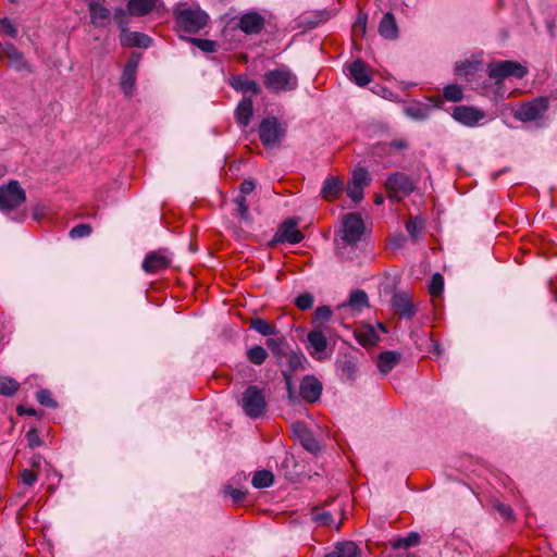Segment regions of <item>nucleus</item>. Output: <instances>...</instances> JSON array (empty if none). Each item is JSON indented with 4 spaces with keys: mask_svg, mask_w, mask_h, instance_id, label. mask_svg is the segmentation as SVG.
<instances>
[{
    "mask_svg": "<svg viewBox=\"0 0 557 557\" xmlns=\"http://www.w3.org/2000/svg\"><path fill=\"white\" fill-rule=\"evenodd\" d=\"M263 85L273 94L287 92L298 87V78L287 66L283 65L268 71L263 75Z\"/></svg>",
    "mask_w": 557,
    "mask_h": 557,
    "instance_id": "obj_1",
    "label": "nucleus"
},
{
    "mask_svg": "<svg viewBox=\"0 0 557 557\" xmlns=\"http://www.w3.org/2000/svg\"><path fill=\"white\" fill-rule=\"evenodd\" d=\"M286 133V124L282 123L276 116L264 117L258 127L259 138L265 148L278 147Z\"/></svg>",
    "mask_w": 557,
    "mask_h": 557,
    "instance_id": "obj_2",
    "label": "nucleus"
},
{
    "mask_svg": "<svg viewBox=\"0 0 557 557\" xmlns=\"http://www.w3.org/2000/svg\"><path fill=\"white\" fill-rule=\"evenodd\" d=\"M384 186L389 199L393 201L403 200L416 188L412 178L403 172H395L388 175Z\"/></svg>",
    "mask_w": 557,
    "mask_h": 557,
    "instance_id": "obj_3",
    "label": "nucleus"
},
{
    "mask_svg": "<svg viewBox=\"0 0 557 557\" xmlns=\"http://www.w3.org/2000/svg\"><path fill=\"white\" fill-rule=\"evenodd\" d=\"M242 408L246 416L258 419L267 411V401L261 388L249 385L242 396Z\"/></svg>",
    "mask_w": 557,
    "mask_h": 557,
    "instance_id": "obj_4",
    "label": "nucleus"
},
{
    "mask_svg": "<svg viewBox=\"0 0 557 557\" xmlns=\"http://www.w3.org/2000/svg\"><path fill=\"white\" fill-rule=\"evenodd\" d=\"M177 26L187 33H198L209 20L207 13L199 9L177 8L175 11Z\"/></svg>",
    "mask_w": 557,
    "mask_h": 557,
    "instance_id": "obj_5",
    "label": "nucleus"
},
{
    "mask_svg": "<svg viewBox=\"0 0 557 557\" xmlns=\"http://www.w3.org/2000/svg\"><path fill=\"white\" fill-rule=\"evenodd\" d=\"M364 231L363 221L358 213H349L343 220L342 245L355 246L360 239ZM338 251L343 255L344 246L338 245Z\"/></svg>",
    "mask_w": 557,
    "mask_h": 557,
    "instance_id": "obj_6",
    "label": "nucleus"
},
{
    "mask_svg": "<svg viewBox=\"0 0 557 557\" xmlns=\"http://www.w3.org/2000/svg\"><path fill=\"white\" fill-rule=\"evenodd\" d=\"M487 73L498 84L509 77L521 79L527 75L528 70L516 61H498L488 64Z\"/></svg>",
    "mask_w": 557,
    "mask_h": 557,
    "instance_id": "obj_7",
    "label": "nucleus"
},
{
    "mask_svg": "<svg viewBox=\"0 0 557 557\" xmlns=\"http://www.w3.org/2000/svg\"><path fill=\"white\" fill-rule=\"evenodd\" d=\"M548 97H536L531 101L520 104L515 112V117L524 123L536 121L544 116L548 110Z\"/></svg>",
    "mask_w": 557,
    "mask_h": 557,
    "instance_id": "obj_8",
    "label": "nucleus"
},
{
    "mask_svg": "<svg viewBox=\"0 0 557 557\" xmlns=\"http://www.w3.org/2000/svg\"><path fill=\"white\" fill-rule=\"evenodd\" d=\"M26 200L25 191L17 181L0 186V209L12 210Z\"/></svg>",
    "mask_w": 557,
    "mask_h": 557,
    "instance_id": "obj_9",
    "label": "nucleus"
},
{
    "mask_svg": "<svg viewBox=\"0 0 557 557\" xmlns=\"http://www.w3.org/2000/svg\"><path fill=\"white\" fill-rule=\"evenodd\" d=\"M171 262L172 258L168 250L160 249L148 252L141 267L146 273L151 274L169 268Z\"/></svg>",
    "mask_w": 557,
    "mask_h": 557,
    "instance_id": "obj_10",
    "label": "nucleus"
},
{
    "mask_svg": "<svg viewBox=\"0 0 557 557\" xmlns=\"http://www.w3.org/2000/svg\"><path fill=\"white\" fill-rule=\"evenodd\" d=\"M451 116L465 126L474 127L485 119L486 113L474 107L458 106L454 109Z\"/></svg>",
    "mask_w": 557,
    "mask_h": 557,
    "instance_id": "obj_11",
    "label": "nucleus"
},
{
    "mask_svg": "<svg viewBox=\"0 0 557 557\" xmlns=\"http://www.w3.org/2000/svg\"><path fill=\"white\" fill-rule=\"evenodd\" d=\"M304 239L302 233L297 228L295 219H287L277 228L273 243L298 244Z\"/></svg>",
    "mask_w": 557,
    "mask_h": 557,
    "instance_id": "obj_12",
    "label": "nucleus"
},
{
    "mask_svg": "<svg viewBox=\"0 0 557 557\" xmlns=\"http://www.w3.org/2000/svg\"><path fill=\"white\" fill-rule=\"evenodd\" d=\"M391 305L393 310L401 318L411 319L417 313L410 296L405 292L395 293L392 297Z\"/></svg>",
    "mask_w": 557,
    "mask_h": 557,
    "instance_id": "obj_13",
    "label": "nucleus"
},
{
    "mask_svg": "<svg viewBox=\"0 0 557 557\" xmlns=\"http://www.w3.org/2000/svg\"><path fill=\"white\" fill-rule=\"evenodd\" d=\"M345 71L349 79L360 87H364L371 82L370 71L361 59L347 64Z\"/></svg>",
    "mask_w": 557,
    "mask_h": 557,
    "instance_id": "obj_14",
    "label": "nucleus"
},
{
    "mask_svg": "<svg viewBox=\"0 0 557 557\" xmlns=\"http://www.w3.org/2000/svg\"><path fill=\"white\" fill-rule=\"evenodd\" d=\"M300 397L307 403H315L322 394V384L313 375H307L301 380L299 388Z\"/></svg>",
    "mask_w": 557,
    "mask_h": 557,
    "instance_id": "obj_15",
    "label": "nucleus"
},
{
    "mask_svg": "<svg viewBox=\"0 0 557 557\" xmlns=\"http://www.w3.org/2000/svg\"><path fill=\"white\" fill-rule=\"evenodd\" d=\"M90 13V23L95 27H106L111 20V11L106 5L104 0L91 1L88 4Z\"/></svg>",
    "mask_w": 557,
    "mask_h": 557,
    "instance_id": "obj_16",
    "label": "nucleus"
},
{
    "mask_svg": "<svg viewBox=\"0 0 557 557\" xmlns=\"http://www.w3.org/2000/svg\"><path fill=\"white\" fill-rule=\"evenodd\" d=\"M137 67H138V60L135 58H131L123 69L120 86H121L122 91L127 97H131L133 94L135 82H136Z\"/></svg>",
    "mask_w": 557,
    "mask_h": 557,
    "instance_id": "obj_17",
    "label": "nucleus"
},
{
    "mask_svg": "<svg viewBox=\"0 0 557 557\" xmlns=\"http://www.w3.org/2000/svg\"><path fill=\"white\" fill-rule=\"evenodd\" d=\"M344 190L343 180L338 176H327L323 182L320 195L326 201H334L342 196Z\"/></svg>",
    "mask_w": 557,
    "mask_h": 557,
    "instance_id": "obj_18",
    "label": "nucleus"
},
{
    "mask_svg": "<svg viewBox=\"0 0 557 557\" xmlns=\"http://www.w3.org/2000/svg\"><path fill=\"white\" fill-rule=\"evenodd\" d=\"M237 25L245 34H258L263 28L264 18L259 13L249 12L239 17Z\"/></svg>",
    "mask_w": 557,
    "mask_h": 557,
    "instance_id": "obj_19",
    "label": "nucleus"
},
{
    "mask_svg": "<svg viewBox=\"0 0 557 557\" xmlns=\"http://www.w3.org/2000/svg\"><path fill=\"white\" fill-rule=\"evenodd\" d=\"M120 42L124 47H138V48H149L152 44V39L139 32H128L127 29L121 33Z\"/></svg>",
    "mask_w": 557,
    "mask_h": 557,
    "instance_id": "obj_20",
    "label": "nucleus"
},
{
    "mask_svg": "<svg viewBox=\"0 0 557 557\" xmlns=\"http://www.w3.org/2000/svg\"><path fill=\"white\" fill-rule=\"evenodd\" d=\"M368 307L369 298L367 293L362 289H355L350 293L347 302L342 304L338 308L342 310L350 309L355 313H360Z\"/></svg>",
    "mask_w": 557,
    "mask_h": 557,
    "instance_id": "obj_21",
    "label": "nucleus"
},
{
    "mask_svg": "<svg viewBox=\"0 0 557 557\" xmlns=\"http://www.w3.org/2000/svg\"><path fill=\"white\" fill-rule=\"evenodd\" d=\"M362 549L352 541L337 542L324 557H361Z\"/></svg>",
    "mask_w": 557,
    "mask_h": 557,
    "instance_id": "obj_22",
    "label": "nucleus"
},
{
    "mask_svg": "<svg viewBox=\"0 0 557 557\" xmlns=\"http://www.w3.org/2000/svg\"><path fill=\"white\" fill-rule=\"evenodd\" d=\"M0 58L8 59L9 63L16 71H22L26 67L24 55L12 44H4L0 46Z\"/></svg>",
    "mask_w": 557,
    "mask_h": 557,
    "instance_id": "obj_23",
    "label": "nucleus"
},
{
    "mask_svg": "<svg viewBox=\"0 0 557 557\" xmlns=\"http://www.w3.org/2000/svg\"><path fill=\"white\" fill-rule=\"evenodd\" d=\"M253 114V103L250 98H243L235 109V119L239 126L247 127Z\"/></svg>",
    "mask_w": 557,
    "mask_h": 557,
    "instance_id": "obj_24",
    "label": "nucleus"
},
{
    "mask_svg": "<svg viewBox=\"0 0 557 557\" xmlns=\"http://www.w3.org/2000/svg\"><path fill=\"white\" fill-rule=\"evenodd\" d=\"M400 359L399 352L387 350L379 355L376 364L381 373L387 374L400 362Z\"/></svg>",
    "mask_w": 557,
    "mask_h": 557,
    "instance_id": "obj_25",
    "label": "nucleus"
},
{
    "mask_svg": "<svg viewBox=\"0 0 557 557\" xmlns=\"http://www.w3.org/2000/svg\"><path fill=\"white\" fill-rule=\"evenodd\" d=\"M308 343L312 348L311 355L318 359H321V355L327 347V339L321 331H311L307 335Z\"/></svg>",
    "mask_w": 557,
    "mask_h": 557,
    "instance_id": "obj_26",
    "label": "nucleus"
},
{
    "mask_svg": "<svg viewBox=\"0 0 557 557\" xmlns=\"http://www.w3.org/2000/svg\"><path fill=\"white\" fill-rule=\"evenodd\" d=\"M379 33L385 39H396L398 37V27L392 13H386L379 25Z\"/></svg>",
    "mask_w": 557,
    "mask_h": 557,
    "instance_id": "obj_27",
    "label": "nucleus"
},
{
    "mask_svg": "<svg viewBox=\"0 0 557 557\" xmlns=\"http://www.w3.org/2000/svg\"><path fill=\"white\" fill-rule=\"evenodd\" d=\"M355 334L357 342L363 347L373 346L380 339L375 329L370 324L362 325Z\"/></svg>",
    "mask_w": 557,
    "mask_h": 557,
    "instance_id": "obj_28",
    "label": "nucleus"
},
{
    "mask_svg": "<svg viewBox=\"0 0 557 557\" xmlns=\"http://www.w3.org/2000/svg\"><path fill=\"white\" fill-rule=\"evenodd\" d=\"M306 362L307 359L302 352L290 351L288 355H286L287 369L285 371H287L292 375L298 371H304L306 369Z\"/></svg>",
    "mask_w": 557,
    "mask_h": 557,
    "instance_id": "obj_29",
    "label": "nucleus"
},
{
    "mask_svg": "<svg viewBox=\"0 0 557 557\" xmlns=\"http://www.w3.org/2000/svg\"><path fill=\"white\" fill-rule=\"evenodd\" d=\"M156 2L157 0H129L127 8L132 15L144 16L152 11Z\"/></svg>",
    "mask_w": 557,
    "mask_h": 557,
    "instance_id": "obj_30",
    "label": "nucleus"
},
{
    "mask_svg": "<svg viewBox=\"0 0 557 557\" xmlns=\"http://www.w3.org/2000/svg\"><path fill=\"white\" fill-rule=\"evenodd\" d=\"M231 86L238 91H250L253 95H258L261 90L256 81L245 79L239 75L233 76L231 79Z\"/></svg>",
    "mask_w": 557,
    "mask_h": 557,
    "instance_id": "obj_31",
    "label": "nucleus"
},
{
    "mask_svg": "<svg viewBox=\"0 0 557 557\" xmlns=\"http://www.w3.org/2000/svg\"><path fill=\"white\" fill-rule=\"evenodd\" d=\"M432 107L423 103H413L405 108V113L412 120L424 121L430 116Z\"/></svg>",
    "mask_w": 557,
    "mask_h": 557,
    "instance_id": "obj_32",
    "label": "nucleus"
},
{
    "mask_svg": "<svg viewBox=\"0 0 557 557\" xmlns=\"http://www.w3.org/2000/svg\"><path fill=\"white\" fill-rule=\"evenodd\" d=\"M250 329L255 330L263 336H271L278 334V330L275 325L269 323L262 318H253L250 320Z\"/></svg>",
    "mask_w": 557,
    "mask_h": 557,
    "instance_id": "obj_33",
    "label": "nucleus"
},
{
    "mask_svg": "<svg viewBox=\"0 0 557 557\" xmlns=\"http://www.w3.org/2000/svg\"><path fill=\"white\" fill-rule=\"evenodd\" d=\"M338 370L342 379L354 380L358 371L357 362L350 357H345L339 360Z\"/></svg>",
    "mask_w": 557,
    "mask_h": 557,
    "instance_id": "obj_34",
    "label": "nucleus"
},
{
    "mask_svg": "<svg viewBox=\"0 0 557 557\" xmlns=\"http://www.w3.org/2000/svg\"><path fill=\"white\" fill-rule=\"evenodd\" d=\"M251 483L256 488H265L274 483V475L269 470H260L253 474Z\"/></svg>",
    "mask_w": 557,
    "mask_h": 557,
    "instance_id": "obj_35",
    "label": "nucleus"
},
{
    "mask_svg": "<svg viewBox=\"0 0 557 557\" xmlns=\"http://www.w3.org/2000/svg\"><path fill=\"white\" fill-rule=\"evenodd\" d=\"M420 539L421 537H420L419 533L410 532L405 537L396 539L393 542V548H395V549H400V548L408 549V548L414 547V546L419 545Z\"/></svg>",
    "mask_w": 557,
    "mask_h": 557,
    "instance_id": "obj_36",
    "label": "nucleus"
},
{
    "mask_svg": "<svg viewBox=\"0 0 557 557\" xmlns=\"http://www.w3.org/2000/svg\"><path fill=\"white\" fill-rule=\"evenodd\" d=\"M268 356H269V354H268L267 349L259 345L252 346L247 351L248 360L251 363L257 364V366L262 364L267 360Z\"/></svg>",
    "mask_w": 557,
    "mask_h": 557,
    "instance_id": "obj_37",
    "label": "nucleus"
},
{
    "mask_svg": "<svg viewBox=\"0 0 557 557\" xmlns=\"http://www.w3.org/2000/svg\"><path fill=\"white\" fill-rule=\"evenodd\" d=\"M406 230L413 242H417L423 227V221L419 216L410 218L406 222Z\"/></svg>",
    "mask_w": 557,
    "mask_h": 557,
    "instance_id": "obj_38",
    "label": "nucleus"
},
{
    "mask_svg": "<svg viewBox=\"0 0 557 557\" xmlns=\"http://www.w3.org/2000/svg\"><path fill=\"white\" fill-rule=\"evenodd\" d=\"M18 382L5 375H0V395L12 396L18 389Z\"/></svg>",
    "mask_w": 557,
    "mask_h": 557,
    "instance_id": "obj_39",
    "label": "nucleus"
},
{
    "mask_svg": "<svg viewBox=\"0 0 557 557\" xmlns=\"http://www.w3.org/2000/svg\"><path fill=\"white\" fill-rule=\"evenodd\" d=\"M349 183L367 187L371 183V177L364 168L354 170Z\"/></svg>",
    "mask_w": 557,
    "mask_h": 557,
    "instance_id": "obj_40",
    "label": "nucleus"
},
{
    "mask_svg": "<svg viewBox=\"0 0 557 557\" xmlns=\"http://www.w3.org/2000/svg\"><path fill=\"white\" fill-rule=\"evenodd\" d=\"M299 442L302 445V447L311 454L315 455L320 450V444L317 441V438L313 436L311 431H309L307 434L302 435V438L299 440Z\"/></svg>",
    "mask_w": 557,
    "mask_h": 557,
    "instance_id": "obj_41",
    "label": "nucleus"
},
{
    "mask_svg": "<svg viewBox=\"0 0 557 557\" xmlns=\"http://www.w3.org/2000/svg\"><path fill=\"white\" fill-rule=\"evenodd\" d=\"M443 94H444L445 99L453 101V102L461 101L463 98L462 88L456 84L447 85L444 88Z\"/></svg>",
    "mask_w": 557,
    "mask_h": 557,
    "instance_id": "obj_42",
    "label": "nucleus"
},
{
    "mask_svg": "<svg viewBox=\"0 0 557 557\" xmlns=\"http://www.w3.org/2000/svg\"><path fill=\"white\" fill-rule=\"evenodd\" d=\"M37 401L47 408L54 409L58 407V403L49 389H40L37 392Z\"/></svg>",
    "mask_w": 557,
    "mask_h": 557,
    "instance_id": "obj_43",
    "label": "nucleus"
},
{
    "mask_svg": "<svg viewBox=\"0 0 557 557\" xmlns=\"http://www.w3.org/2000/svg\"><path fill=\"white\" fill-rule=\"evenodd\" d=\"M91 226L87 223H82V224H77L75 225L71 231H70V237L72 239H78V238H84V237H87L91 234Z\"/></svg>",
    "mask_w": 557,
    "mask_h": 557,
    "instance_id": "obj_44",
    "label": "nucleus"
},
{
    "mask_svg": "<svg viewBox=\"0 0 557 557\" xmlns=\"http://www.w3.org/2000/svg\"><path fill=\"white\" fill-rule=\"evenodd\" d=\"M444 289V278L440 273L433 274L430 285L429 293L432 296H438Z\"/></svg>",
    "mask_w": 557,
    "mask_h": 557,
    "instance_id": "obj_45",
    "label": "nucleus"
},
{
    "mask_svg": "<svg viewBox=\"0 0 557 557\" xmlns=\"http://www.w3.org/2000/svg\"><path fill=\"white\" fill-rule=\"evenodd\" d=\"M363 189L364 187L348 182L346 193L355 203H358L363 199Z\"/></svg>",
    "mask_w": 557,
    "mask_h": 557,
    "instance_id": "obj_46",
    "label": "nucleus"
},
{
    "mask_svg": "<svg viewBox=\"0 0 557 557\" xmlns=\"http://www.w3.org/2000/svg\"><path fill=\"white\" fill-rule=\"evenodd\" d=\"M313 302H314V298L310 293L300 294L295 299V305L300 310H308V309L312 308Z\"/></svg>",
    "mask_w": 557,
    "mask_h": 557,
    "instance_id": "obj_47",
    "label": "nucleus"
},
{
    "mask_svg": "<svg viewBox=\"0 0 557 557\" xmlns=\"http://www.w3.org/2000/svg\"><path fill=\"white\" fill-rule=\"evenodd\" d=\"M332 310L329 306L318 307L314 311L313 322L324 323L330 320Z\"/></svg>",
    "mask_w": 557,
    "mask_h": 557,
    "instance_id": "obj_48",
    "label": "nucleus"
},
{
    "mask_svg": "<svg viewBox=\"0 0 557 557\" xmlns=\"http://www.w3.org/2000/svg\"><path fill=\"white\" fill-rule=\"evenodd\" d=\"M190 41L203 52H214L216 44L213 40L190 38Z\"/></svg>",
    "mask_w": 557,
    "mask_h": 557,
    "instance_id": "obj_49",
    "label": "nucleus"
},
{
    "mask_svg": "<svg viewBox=\"0 0 557 557\" xmlns=\"http://www.w3.org/2000/svg\"><path fill=\"white\" fill-rule=\"evenodd\" d=\"M236 203V212L242 220H247L248 218V205L246 202V197L244 195H239L235 199Z\"/></svg>",
    "mask_w": 557,
    "mask_h": 557,
    "instance_id": "obj_50",
    "label": "nucleus"
},
{
    "mask_svg": "<svg viewBox=\"0 0 557 557\" xmlns=\"http://www.w3.org/2000/svg\"><path fill=\"white\" fill-rule=\"evenodd\" d=\"M282 374H283L285 385H286L287 398L290 403H295L297 399V396H296L295 388L293 385V376L287 371H283Z\"/></svg>",
    "mask_w": 557,
    "mask_h": 557,
    "instance_id": "obj_51",
    "label": "nucleus"
},
{
    "mask_svg": "<svg viewBox=\"0 0 557 557\" xmlns=\"http://www.w3.org/2000/svg\"><path fill=\"white\" fill-rule=\"evenodd\" d=\"M0 34H7L12 38H15L17 36V29L8 17H3L0 20Z\"/></svg>",
    "mask_w": 557,
    "mask_h": 557,
    "instance_id": "obj_52",
    "label": "nucleus"
},
{
    "mask_svg": "<svg viewBox=\"0 0 557 557\" xmlns=\"http://www.w3.org/2000/svg\"><path fill=\"white\" fill-rule=\"evenodd\" d=\"M284 344H285V339L284 338L269 337L265 341V345L271 349L273 355H275L277 357L281 356L282 347H283Z\"/></svg>",
    "mask_w": 557,
    "mask_h": 557,
    "instance_id": "obj_53",
    "label": "nucleus"
},
{
    "mask_svg": "<svg viewBox=\"0 0 557 557\" xmlns=\"http://www.w3.org/2000/svg\"><path fill=\"white\" fill-rule=\"evenodd\" d=\"M113 17H114L115 23L121 28V33L126 30V26H127V15H126V12L123 9H121V8L115 9Z\"/></svg>",
    "mask_w": 557,
    "mask_h": 557,
    "instance_id": "obj_54",
    "label": "nucleus"
},
{
    "mask_svg": "<svg viewBox=\"0 0 557 557\" xmlns=\"http://www.w3.org/2000/svg\"><path fill=\"white\" fill-rule=\"evenodd\" d=\"M224 492L232 497V500L235 504L242 503L246 498V492L239 488H233L231 486H225Z\"/></svg>",
    "mask_w": 557,
    "mask_h": 557,
    "instance_id": "obj_55",
    "label": "nucleus"
},
{
    "mask_svg": "<svg viewBox=\"0 0 557 557\" xmlns=\"http://www.w3.org/2000/svg\"><path fill=\"white\" fill-rule=\"evenodd\" d=\"M495 508L504 519H506V520L513 519V511L509 506L502 504V503H497L495 505Z\"/></svg>",
    "mask_w": 557,
    "mask_h": 557,
    "instance_id": "obj_56",
    "label": "nucleus"
},
{
    "mask_svg": "<svg viewBox=\"0 0 557 557\" xmlns=\"http://www.w3.org/2000/svg\"><path fill=\"white\" fill-rule=\"evenodd\" d=\"M314 520L324 525H331L332 523H334L333 516L329 511H323L314 515Z\"/></svg>",
    "mask_w": 557,
    "mask_h": 557,
    "instance_id": "obj_57",
    "label": "nucleus"
},
{
    "mask_svg": "<svg viewBox=\"0 0 557 557\" xmlns=\"http://www.w3.org/2000/svg\"><path fill=\"white\" fill-rule=\"evenodd\" d=\"M292 429L298 440H301L302 435L307 434L310 431L304 422L293 423Z\"/></svg>",
    "mask_w": 557,
    "mask_h": 557,
    "instance_id": "obj_58",
    "label": "nucleus"
},
{
    "mask_svg": "<svg viewBox=\"0 0 557 557\" xmlns=\"http://www.w3.org/2000/svg\"><path fill=\"white\" fill-rule=\"evenodd\" d=\"M22 482L26 486H32L35 482V472L32 469H25L22 472Z\"/></svg>",
    "mask_w": 557,
    "mask_h": 557,
    "instance_id": "obj_59",
    "label": "nucleus"
},
{
    "mask_svg": "<svg viewBox=\"0 0 557 557\" xmlns=\"http://www.w3.org/2000/svg\"><path fill=\"white\" fill-rule=\"evenodd\" d=\"M255 187H256V185L252 181L245 180L240 184V195H244L246 197V195L253 191Z\"/></svg>",
    "mask_w": 557,
    "mask_h": 557,
    "instance_id": "obj_60",
    "label": "nucleus"
},
{
    "mask_svg": "<svg viewBox=\"0 0 557 557\" xmlns=\"http://www.w3.org/2000/svg\"><path fill=\"white\" fill-rule=\"evenodd\" d=\"M26 438H27V442H28V446L30 448L35 447V426L32 425L27 433H26Z\"/></svg>",
    "mask_w": 557,
    "mask_h": 557,
    "instance_id": "obj_61",
    "label": "nucleus"
},
{
    "mask_svg": "<svg viewBox=\"0 0 557 557\" xmlns=\"http://www.w3.org/2000/svg\"><path fill=\"white\" fill-rule=\"evenodd\" d=\"M405 242H406L405 236H404V235H399V236L395 237V238L391 242V245L393 246V248L399 249V248H403V247H404Z\"/></svg>",
    "mask_w": 557,
    "mask_h": 557,
    "instance_id": "obj_62",
    "label": "nucleus"
},
{
    "mask_svg": "<svg viewBox=\"0 0 557 557\" xmlns=\"http://www.w3.org/2000/svg\"><path fill=\"white\" fill-rule=\"evenodd\" d=\"M389 146L394 149H406L408 144L405 139H395L389 143Z\"/></svg>",
    "mask_w": 557,
    "mask_h": 557,
    "instance_id": "obj_63",
    "label": "nucleus"
},
{
    "mask_svg": "<svg viewBox=\"0 0 557 557\" xmlns=\"http://www.w3.org/2000/svg\"><path fill=\"white\" fill-rule=\"evenodd\" d=\"M16 411L20 416L27 413L29 416H35V408L30 407L25 409L22 405L17 406Z\"/></svg>",
    "mask_w": 557,
    "mask_h": 557,
    "instance_id": "obj_64",
    "label": "nucleus"
}]
</instances>
